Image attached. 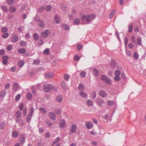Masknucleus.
I'll use <instances>...</instances> for the list:
<instances>
[{"label": "nucleus", "instance_id": "obj_30", "mask_svg": "<svg viewBox=\"0 0 146 146\" xmlns=\"http://www.w3.org/2000/svg\"><path fill=\"white\" fill-rule=\"evenodd\" d=\"M32 95L31 93H28L27 94V98L28 100H30L32 99Z\"/></svg>", "mask_w": 146, "mask_h": 146}, {"label": "nucleus", "instance_id": "obj_49", "mask_svg": "<svg viewBox=\"0 0 146 146\" xmlns=\"http://www.w3.org/2000/svg\"><path fill=\"white\" fill-rule=\"evenodd\" d=\"M138 55L137 53L136 52H134L133 54L134 58L136 59H137L138 58Z\"/></svg>", "mask_w": 146, "mask_h": 146}, {"label": "nucleus", "instance_id": "obj_54", "mask_svg": "<svg viewBox=\"0 0 146 146\" xmlns=\"http://www.w3.org/2000/svg\"><path fill=\"white\" fill-rule=\"evenodd\" d=\"M134 46L133 44L131 42L129 43L128 44V47L130 49L133 48Z\"/></svg>", "mask_w": 146, "mask_h": 146}, {"label": "nucleus", "instance_id": "obj_17", "mask_svg": "<svg viewBox=\"0 0 146 146\" xmlns=\"http://www.w3.org/2000/svg\"><path fill=\"white\" fill-rule=\"evenodd\" d=\"M86 127L88 129H90L93 126V125L91 122L87 123L85 125Z\"/></svg>", "mask_w": 146, "mask_h": 146}, {"label": "nucleus", "instance_id": "obj_13", "mask_svg": "<svg viewBox=\"0 0 146 146\" xmlns=\"http://www.w3.org/2000/svg\"><path fill=\"white\" fill-rule=\"evenodd\" d=\"M19 87V86L17 82H15L13 86V90L15 91L17 90L18 89Z\"/></svg>", "mask_w": 146, "mask_h": 146}, {"label": "nucleus", "instance_id": "obj_9", "mask_svg": "<svg viewBox=\"0 0 146 146\" xmlns=\"http://www.w3.org/2000/svg\"><path fill=\"white\" fill-rule=\"evenodd\" d=\"M100 95L103 98H104L107 96V94L105 91L101 90L99 92Z\"/></svg>", "mask_w": 146, "mask_h": 146}, {"label": "nucleus", "instance_id": "obj_44", "mask_svg": "<svg viewBox=\"0 0 146 146\" xmlns=\"http://www.w3.org/2000/svg\"><path fill=\"white\" fill-rule=\"evenodd\" d=\"M27 42L24 41H22L20 42V45L22 46H25L26 45Z\"/></svg>", "mask_w": 146, "mask_h": 146}, {"label": "nucleus", "instance_id": "obj_25", "mask_svg": "<svg viewBox=\"0 0 146 146\" xmlns=\"http://www.w3.org/2000/svg\"><path fill=\"white\" fill-rule=\"evenodd\" d=\"M16 9L15 7H10L9 8V11L11 13H14L15 12Z\"/></svg>", "mask_w": 146, "mask_h": 146}, {"label": "nucleus", "instance_id": "obj_56", "mask_svg": "<svg viewBox=\"0 0 146 146\" xmlns=\"http://www.w3.org/2000/svg\"><path fill=\"white\" fill-rule=\"evenodd\" d=\"M40 63V60H34L33 64H38Z\"/></svg>", "mask_w": 146, "mask_h": 146}, {"label": "nucleus", "instance_id": "obj_59", "mask_svg": "<svg viewBox=\"0 0 146 146\" xmlns=\"http://www.w3.org/2000/svg\"><path fill=\"white\" fill-rule=\"evenodd\" d=\"M7 29L6 27H3L1 29V32L2 33H4L7 32Z\"/></svg>", "mask_w": 146, "mask_h": 146}, {"label": "nucleus", "instance_id": "obj_26", "mask_svg": "<svg viewBox=\"0 0 146 146\" xmlns=\"http://www.w3.org/2000/svg\"><path fill=\"white\" fill-rule=\"evenodd\" d=\"M62 27L66 30H68L70 29L69 26L66 24H63L62 26Z\"/></svg>", "mask_w": 146, "mask_h": 146}, {"label": "nucleus", "instance_id": "obj_37", "mask_svg": "<svg viewBox=\"0 0 146 146\" xmlns=\"http://www.w3.org/2000/svg\"><path fill=\"white\" fill-rule=\"evenodd\" d=\"M23 61H20L18 62V64L19 66L20 67H21L24 64Z\"/></svg>", "mask_w": 146, "mask_h": 146}, {"label": "nucleus", "instance_id": "obj_24", "mask_svg": "<svg viewBox=\"0 0 146 146\" xmlns=\"http://www.w3.org/2000/svg\"><path fill=\"white\" fill-rule=\"evenodd\" d=\"M53 76V75L51 73H46L45 75V76L46 78H52Z\"/></svg>", "mask_w": 146, "mask_h": 146}, {"label": "nucleus", "instance_id": "obj_21", "mask_svg": "<svg viewBox=\"0 0 146 146\" xmlns=\"http://www.w3.org/2000/svg\"><path fill=\"white\" fill-rule=\"evenodd\" d=\"M32 115L28 114L27 115L26 117V120L27 122L29 123L31 121Z\"/></svg>", "mask_w": 146, "mask_h": 146}, {"label": "nucleus", "instance_id": "obj_57", "mask_svg": "<svg viewBox=\"0 0 146 146\" xmlns=\"http://www.w3.org/2000/svg\"><path fill=\"white\" fill-rule=\"evenodd\" d=\"M7 48L8 51H11L12 49V46L11 45H9L7 46Z\"/></svg>", "mask_w": 146, "mask_h": 146}, {"label": "nucleus", "instance_id": "obj_55", "mask_svg": "<svg viewBox=\"0 0 146 146\" xmlns=\"http://www.w3.org/2000/svg\"><path fill=\"white\" fill-rule=\"evenodd\" d=\"M34 112V109L33 108H31L30 109V111L29 114L33 115V113Z\"/></svg>", "mask_w": 146, "mask_h": 146}, {"label": "nucleus", "instance_id": "obj_7", "mask_svg": "<svg viewBox=\"0 0 146 146\" xmlns=\"http://www.w3.org/2000/svg\"><path fill=\"white\" fill-rule=\"evenodd\" d=\"M20 144H23L25 141V137L24 135L21 134L20 137Z\"/></svg>", "mask_w": 146, "mask_h": 146}, {"label": "nucleus", "instance_id": "obj_42", "mask_svg": "<svg viewBox=\"0 0 146 146\" xmlns=\"http://www.w3.org/2000/svg\"><path fill=\"white\" fill-rule=\"evenodd\" d=\"M80 74L81 77L84 78L86 76V73L85 72L82 71L81 72Z\"/></svg>", "mask_w": 146, "mask_h": 146}, {"label": "nucleus", "instance_id": "obj_22", "mask_svg": "<svg viewBox=\"0 0 146 146\" xmlns=\"http://www.w3.org/2000/svg\"><path fill=\"white\" fill-rule=\"evenodd\" d=\"M78 88L80 90H84V87L83 84L82 83H80Z\"/></svg>", "mask_w": 146, "mask_h": 146}, {"label": "nucleus", "instance_id": "obj_20", "mask_svg": "<svg viewBox=\"0 0 146 146\" xmlns=\"http://www.w3.org/2000/svg\"><path fill=\"white\" fill-rule=\"evenodd\" d=\"M18 52L19 53L21 54H24L26 52V50L25 48H20L18 49Z\"/></svg>", "mask_w": 146, "mask_h": 146}, {"label": "nucleus", "instance_id": "obj_53", "mask_svg": "<svg viewBox=\"0 0 146 146\" xmlns=\"http://www.w3.org/2000/svg\"><path fill=\"white\" fill-rule=\"evenodd\" d=\"M61 8L62 9V10L66 12V6L65 5H62V6Z\"/></svg>", "mask_w": 146, "mask_h": 146}, {"label": "nucleus", "instance_id": "obj_39", "mask_svg": "<svg viewBox=\"0 0 146 146\" xmlns=\"http://www.w3.org/2000/svg\"><path fill=\"white\" fill-rule=\"evenodd\" d=\"M40 111L41 113L45 114L46 113V110L43 108H40Z\"/></svg>", "mask_w": 146, "mask_h": 146}, {"label": "nucleus", "instance_id": "obj_19", "mask_svg": "<svg viewBox=\"0 0 146 146\" xmlns=\"http://www.w3.org/2000/svg\"><path fill=\"white\" fill-rule=\"evenodd\" d=\"M60 126L61 127H64L65 126V121L63 119H61L60 120Z\"/></svg>", "mask_w": 146, "mask_h": 146}, {"label": "nucleus", "instance_id": "obj_43", "mask_svg": "<svg viewBox=\"0 0 146 146\" xmlns=\"http://www.w3.org/2000/svg\"><path fill=\"white\" fill-rule=\"evenodd\" d=\"M1 8L3 10V11L5 12H7L8 11V9L5 6H3L1 7Z\"/></svg>", "mask_w": 146, "mask_h": 146}, {"label": "nucleus", "instance_id": "obj_16", "mask_svg": "<svg viewBox=\"0 0 146 146\" xmlns=\"http://www.w3.org/2000/svg\"><path fill=\"white\" fill-rule=\"evenodd\" d=\"M93 74L95 76H98L99 74L98 70L96 68H94L93 70Z\"/></svg>", "mask_w": 146, "mask_h": 146}, {"label": "nucleus", "instance_id": "obj_51", "mask_svg": "<svg viewBox=\"0 0 146 146\" xmlns=\"http://www.w3.org/2000/svg\"><path fill=\"white\" fill-rule=\"evenodd\" d=\"M7 3L10 5H12L13 4V0H7Z\"/></svg>", "mask_w": 146, "mask_h": 146}, {"label": "nucleus", "instance_id": "obj_61", "mask_svg": "<svg viewBox=\"0 0 146 146\" xmlns=\"http://www.w3.org/2000/svg\"><path fill=\"white\" fill-rule=\"evenodd\" d=\"M82 47V45L81 44H79L77 46V48L78 50H80Z\"/></svg>", "mask_w": 146, "mask_h": 146}, {"label": "nucleus", "instance_id": "obj_2", "mask_svg": "<svg viewBox=\"0 0 146 146\" xmlns=\"http://www.w3.org/2000/svg\"><path fill=\"white\" fill-rule=\"evenodd\" d=\"M91 19V16L89 15H88L87 16L85 15H83L81 17V20L83 21H84L85 20H86V22L88 23L90 22Z\"/></svg>", "mask_w": 146, "mask_h": 146}, {"label": "nucleus", "instance_id": "obj_5", "mask_svg": "<svg viewBox=\"0 0 146 146\" xmlns=\"http://www.w3.org/2000/svg\"><path fill=\"white\" fill-rule=\"evenodd\" d=\"M97 103L98 104V106L101 107L104 103V101L103 99L100 98H97L96 99Z\"/></svg>", "mask_w": 146, "mask_h": 146}, {"label": "nucleus", "instance_id": "obj_27", "mask_svg": "<svg viewBox=\"0 0 146 146\" xmlns=\"http://www.w3.org/2000/svg\"><path fill=\"white\" fill-rule=\"evenodd\" d=\"M91 98L92 99H94L96 96V93L95 91H93L92 92L91 94Z\"/></svg>", "mask_w": 146, "mask_h": 146}, {"label": "nucleus", "instance_id": "obj_15", "mask_svg": "<svg viewBox=\"0 0 146 146\" xmlns=\"http://www.w3.org/2000/svg\"><path fill=\"white\" fill-rule=\"evenodd\" d=\"M56 100L58 102H61L62 101V97L61 95L59 94L56 97Z\"/></svg>", "mask_w": 146, "mask_h": 146}, {"label": "nucleus", "instance_id": "obj_47", "mask_svg": "<svg viewBox=\"0 0 146 146\" xmlns=\"http://www.w3.org/2000/svg\"><path fill=\"white\" fill-rule=\"evenodd\" d=\"M59 139H60V138L59 137H57L56 139V140L53 141V142L52 144V146L54 145L55 143H56L58 142L59 141Z\"/></svg>", "mask_w": 146, "mask_h": 146}, {"label": "nucleus", "instance_id": "obj_10", "mask_svg": "<svg viewBox=\"0 0 146 146\" xmlns=\"http://www.w3.org/2000/svg\"><path fill=\"white\" fill-rule=\"evenodd\" d=\"M19 38L17 36L15 35H13L12 36L11 38V40L13 42H16L18 40Z\"/></svg>", "mask_w": 146, "mask_h": 146}, {"label": "nucleus", "instance_id": "obj_32", "mask_svg": "<svg viewBox=\"0 0 146 146\" xmlns=\"http://www.w3.org/2000/svg\"><path fill=\"white\" fill-rule=\"evenodd\" d=\"M133 25L131 23L128 26V32L129 33H131V32L132 29H133Z\"/></svg>", "mask_w": 146, "mask_h": 146}, {"label": "nucleus", "instance_id": "obj_38", "mask_svg": "<svg viewBox=\"0 0 146 146\" xmlns=\"http://www.w3.org/2000/svg\"><path fill=\"white\" fill-rule=\"evenodd\" d=\"M43 53L45 55H48L50 53V50L48 48H47L44 51Z\"/></svg>", "mask_w": 146, "mask_h": 146}, {"label": "nucleus", "instance_id": "obj_40", "mask_svg": "<svg viewBox=\"0 0 146 146\" xmlns=\"http://www.w3.org/2000/svg\"><path fill=\"white\" fill-rule=\"evenodd\" d=\"M121 72L119 70H117L115 71L114 74L115 76H119L121 74Z\"/></svg>", "mask_w": 146, "mask_h": 146}, {"label": "nucleus", "instance_id": "obj_3", "mask_svg": "<svg viewBox=\"0 0 146 146\" xmlns=\"http://www.w3.org/2000/svg\"><path fill=\"white\" fill-rule=\"evenodd\" d=\"M53 86L52 85H46L44 86L43 88L44 91L46 92H48L50 90L52 89Z\"/></svg>", "mask_w": 146, "mask_h": 146}, {"label": "nucleus", "instance_id": "obj_14", "mask_svg": "<svg viewBox=\"0 0 146 146\" xmlns=\"http://www.w3.org/2000/svg\"><path fill=\"white\" fill-rule=\"evenodd\" d=\"M12 135L14 138L17 137L19 135V133L16 131H13L12 133Z\"/></svg>", "mask_w": 146, "mask_h": 146}, {"label": "nucleus", "instance_id": "obj_33", "mask_svg": "<svg viewBox=\"0 0 146 146\" xmlns=\"http://www.w3.org/2000/svg\"><path fill=\"white\" fill-rule=\"evenodd\" d=\"M6 92H7L5 90H4L1 91V94H0V98L1 97H4L5 95Z\"/></svg>", "mask_w": 146, "mask_h": 146}, {"label": "nucleus", "instance_id": "obj_60", "mask_svg": "<svg viewBox=\"0 0 146 146\" xmlns=\"http://www.w3.org/2000/svg\"><path fill=\"white\" fill-rule=\"evenodd\" d=\"M9 35L8 33H5L2 35V37L3 38H6L8 37Z\"/></svg>", "mask_w": 146, "mask_h": 146}, {"label": "nucleus", "instance_id": "obj_35", "mask_svg": "<svg viewBox=\"0 0 146 146\" xmlns=\"http://www.w3.org/2000/svg\"><path fill=\"white\" fill-rule=\"evenodd\" d=\"M39 26L40 27H44V21L42 20H40L39 21Z\"/></svg>", "mask_w": 146, "mask_h": 146}, {"label": "nucleus", "instance_id": "obj_28", "mask_svg": "<svg viewBox=\"0 0 146 146\" xmlns=\"http://www.w3.org/2000/svg\"><path fill=\"white\" fill-rule=\"evenodd\" d=\"M33 37L35 40H37L39 38L38 35L36 33H34Z\"/></svg>", "mask_w": 146, "mask_h": 146}, {"label": "nucleus", "instance_id": "obj_45", "mask_svg": "<svg viewBox=\"0 0 146 146\" xmlns=\"http://www.w3.org/2000/svg\"><path fill=\"white\" fill-rule=\"evenodd\" d=\"M111 66L113 67H114L116 66V62L114 60H112L111 61Z\"/></svg>", "mask_w": 146, "mask_h": 146}, {"label": "nucleus", "instance_id": "obj_64", "mask_svg": "<svg viewBox=\"0 0 146 146\" xmlns=\"http://www.w3.org/2000/svg\"><path fill=\"white\" fill-rule=\"evenodd\" d=\"M21 97V95L20 94H18L15 97V100L17 101H18L19 100Z\"/></svg>", "mask_w": 146, "mask_h": 146}, {"label": "nucleus", "instance_id": "obj_41", "mask_svg": "<svg viewBox=\"0 0 146 146\" xmlns=\"http://www.w3.org/2000/svg\"><path fill=\"white\" fill-rule=\"evenodd\" d=\"M107 104L110 106H111L113 105L114 103V102L112 101H108L107 102Z\"/></svg>", "mask_w": 146, "mask_h": 146}, {"label": "nucleus", "instance_id": "obj_29", "mask_svg": "<svg viewBox=\"0 0 146 146\" xmlns=\"http://www.w3.org/2000/svg\"><path fill=\"white\" fill-rule=\"evenodd\" d=\"M21 114V112L19 111H18L17 112L15 115L16 118H19L20 117Z\"/></svg>", "mask_w": 146, "mask_h": 146}, {"label": "nucleus", "instance_id": "obj_48", "mask_svg": "<svg viewBox=\"0 0 146 146\" xmlns=\"http://www.w3.org/2000/svg\"><path fill=\"white\" fill-rule=\"evenodd\" d=\"M5 126V123L4 122H1V123L0 125V127L2 129H3Z\"/></svg>", "mask_w": 146, "mask_h": 146}, {"label": "nucleus", "instance_id": "obj_62", "mask_svg": "<svg viewBox=\"0 0 146 146\" xmlns=\"http://www.w3.org/2000/svg\"><path fill=\"white\" fill-rule=\"evenodd\" d=\"M69 76L68 74H65L64 76V79L66 80H68L69 78Z\"/></svg>", "mask_w": 146, "mask_h": 146}, {"label": "nucleus", "instance_id": "obj_34", "mask_svg": "<svg viewBox=\"0 0 146 146\" xmlns=\"http://www.w3.org/2000/svg\"><path fill=\"white\" fill-rule=\"evenodd\" d=\"M52 7L51 5H49L46 6L45 8L46 10V11H51L52 9Z\"/></svg>", "mask_w": 146, "mask_h": 146}, {"label": "nucleus", "instance_id": "obj_63", "mask_svg": "<svg viewBox=\"0 0 146 146\" xmlns=\"http://www.w3.org/2000/svg\"><path fill=\"white\" fill-rule=\"evenodd\" d=\"M45 8V7L43 5L42 7L39 8L38 9V11L40 12H42L44 10Z\"/></svg>", "mask_w": 146, "mask_h": 146}, {"label": "nucleus", "instance_id": "obj_18", "mask_svg": "<svg viewBox=\"0 0 146 146\" xmlns=\"http://www.w3.org/2000/svg\"><path fill=\"white\" fill-rule=\"evenodd\" d=\"M86 104L87 105L89 106H92L94 105L93 102L91 100H89L87 101Z\"/></svg>", "mask_w": 146, "mask_h": 146}, {"label": "nucleus", "instance_id": "obj_46", "mask_svg": "<svg viewBox=\"0 0 146 146\" xmlns=\"http://www.w3.org/2000/svg\"><path fill=\"white\" fill-rule=\"evenodd\" d=\"M121 79V78L119 76H115L114 78V80L118 82Z\"/></svg>", "mask_w": 146, "mask_h": 146}, {"label": "nucleus", "instance_id": "obj_4", "mask_svg": "<svg viewBox=\"0 0 146 146\" xmlns=\"http://www.w3.org/2000/svg\"><path fill=\"white\" fill-rule=\"evenodd\" d=\"M50 31L48 29H46L44 31L42 32V36L44 38H46L50 33Z\"/></svg>", "mask_w": 146, "mask_h": 146}, {"label": "nucleus", "instance_id": "obj_6", "mask_svg": "<svg viewBox=\"0 0 146 146\" xmlns=\"http://www.w3.org/2000/svg\"><path fill=\"white\" fill-rule=\"evenodd\" d=\"M48 117L52 120H54L56 119L55 115L53 112H49L48 114Z\"/></svg>", "mask_w": 146, "mask_h": 146}, {"label": "nucleus", "instance_id": "obj_31", "mask_svg": "<svg viewBox=\"0 0 146 146\" xmlns=\"http://www.w3.org/2000/svg\"><path fill=\"white\" fill-rule=\"evenodd\" d=\"M115 12V11L114 10H113L111 11L109 15L110 18H111L113 17L114 15Z\"/></svg>", "mask_w": 146, "mask_h": 146}, {"label": "nucleus", "instance_id": "obj_52", "mask_svg": "<svg viewBox=\"0 0 146 146\" xmlns=\"http://www.w3.org/2000/svg\"><path fill=\"white\" fill-rule=\"evenodd\" d=\"M55 112L57 115H59L61 113V111L59 109H57L55 110Z\"/></svg>", "mask_w": 146, "mask_h": 146}, {"label": "nucleus", "instance_id": "obj_11", "mask_svg": "<svg viewBox=\"0 0 146 146\" xmlns=\"http://www.w3.org/2000/svg\"><path fill=\"white\" fill-rule=\"evenodd\" d=\"M55 21L57 24L59 23L60 20V18L58 15H55L54 17Z\"/></svg>", "mask_w": 146, "mask_h": 146}, {"label": "nucleus", "instance_id": "obj_50", "mask_svg": "<svg viewBox=\"0 0 146 146\" xmlns=\"http://www.w3.org/2000/svg\"><path fill=\"white\" fill-rule=\"evenodd\" d=\"M39 133L40 134L43 133L44 132V129L43 127H41L39 128Z\"/></svg>", "mask_w": 146, "mask_h": 146}, {"label": "nucleus", "instance_id": "obj_12", "mask_svg": "<svg viewBox=\"0 0 146 146\" xmlns=\"http://www.w3.org/2000/svg\"><path fill=\"white\" fill-rule=\"evenodd\" d=\"M80 96L84 98H86L88 96V95L85 92L82 91L80 93Z\"/></svg>", "mask_w": 146, "mask_h": 146}, {"label": "nucleus", "instance_id": "obj_58", "mask_svg": "<svg viewBox=\"0 0 146 146\" xmlns=\"http://www.w3.org/2000/svg\"><path fill=\"white\" fill-rule=\"evenodd\" d=\"M74 58L75 60H78L80 59V58L78 55H76L74 56Z\"/></svg>", "mask_w": 146, "mask_h": 146}, {"label": "nucleus", "instance_id": "obj_1", "mask_svg": "<svg viewBox=\"0 0 146 146\" xmlns=\"http://www.w3.org/2000/svg\"><path fill=\"white\" fill-rule=\"evenodd\" d=\"M100 79L103 82H104L110 85L111 84V79L108 78L106 76L102 75L101 76Z\"/></svg>", "mask_w": 146, "mask_h": 146}, {"label": "nucleus", "instance_id": "obj_23", "mask_svg": "<svg viewBox=\"0 0 146 146\" xmlns=\"http://www.w3.org/2000/svg\"><path fill=\"white\" fill-rule=\"evenodd\" d=\"M77 128V126L76 125H72L71 129V131L72 133H75Z\"/></svg>", "mask_w": 146, "mask_h": 146}, {"label": "nucleus", "instance_id": "obj_8", "mask_svg": "<svg viewBox=\"0 0 146 146\" xmlns=\"http://www.w3.org/2000/svg\"><path fill=\"white\" fill-rule=\"evenodd\" d=\"M9 58V57L7 56H4L2 57V58L3 59V64L5 65L8 63L7 59Z\"/></svg>", "mask_w": 146, "mask_h": 146}, {"label": "nucleus", "instance_id": "obj_36", "mask_svg": "<svg viewBox=\"0 0 146 146\" xmlns=\"http://www.w3.org/2000/svg\"><path fill=\"white\" fill-rule=\"evenodd\" d=\"M141 39L140 37H138L137 39V44L139 45H141Z\"/></svg>", "mask_w": 146, "mask_h": 146}]
</instances>
